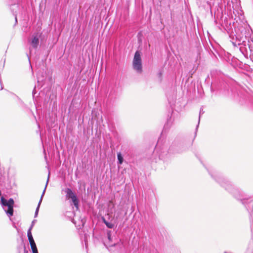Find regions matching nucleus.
I'll list each match as a JSON object with an SVG mask.
<instances>
[{
	"label": "nucleus",
	"mask_w": 253,
	"mask_h": 253,
	"mask_svg": "<svg viewBox=\"0 0 253 253\" xmlns=\"http://www.w3.org/2000/svg\"><path fill=\"white\" fill-rule=\"evenodd\" d=\"M221 26L227 31L234 47L239 46V49L246 58L249 57L253 62V39L251 38L252 30L250 25L241 21L232 22L224 16L223 12L220 14Z\"/></svg>",
	"instance_id": "nucleus-1"
},
{
	"label": "nucleus",
	"mask_w": 253,
	"mask_h": 253,
	"mask_svg": "<svg viewBox=\"0 0 253 253\" xmlns=\"http://www.w3.org/2000/svg\"><path fill=\"white\" fill-rule=\"evenodd\" d=\"M211 177L220 186L230 193L235 199L240 202L246 208L250 215V220L253 221V199L246 193L235 187L232 183L223 174L213 168H207Z\"/></svg>",
	"instance_id": "nucleus-2"
},
{
	"label": "nucleus",
	"mask_w": 253,
	"mask_h": 253,
	"mask_svg": "<svg viewBox=\"0 0 253 253\" xmlns=\"http://www.w3.org/2000/svg\"><path fill=\"white\" fill-rule=\"evenodd\" d=\"M175 119V115L173 110L171 109L169 110L166 115V121L164 125L162 131L159 136V165L161 163L164 164L163 161L160 159V152H164V149L167 150V145L166 143V137L169 133L170 128L174 124Z\"/></svg>",
	"instance_id": "nucleus-3"
},
{
	"label": "nucleus",
	"mask_w": 253,
	"mask_h": 253,
	"mask_svg": "<svg viewBox=\"0 0 253 253\" xmlns=\"http://www.w3.org/2000/svg\"><path fill=\"white\" fill-rule=\"evenodd\" d=\"M190 143L185 140L176 137L172 142L168 149V152L170 154H179L187 151L192 146Z\"/></svg>",
	"instance_id": "nucleus-4"
},
{
	"label": "nucleus",
	"mask_w": 253,
	"mask_h": 253,
	"mask_svg": "<svg viewBox=\"0 0 253 253\" xmlns=\"http://www.w3.org/2000/svg\"><path fill=\"white\" fill-rule=\"evenodd\" d=\"M228 84L222 78L215 77L212 79L211 86V91L219 90L220 92H223L228 90Z\"/></svg>",
	"instance_id": "nucleus-5"
},
{
	"label": "nucleus",
	"mask_w": 253,
	"mask_h": 253,
	"mask_svg": "<svg viewBox=\"0 0 253 253\" xmlns=\"http://www.w3.org/2000/svg\"><path fill=\"white\" fill-rule=\"evenodd\" d=\"M133 69L138 74L142 72V60L141 53L139 51L135 52L134 58L132 61Z\"/></svg>",
	"instance_id": "nucleus-6"
},
{
	"label": "nucleus",
	"mask_w": 253,
	"mask_h": 253,
	"mask_svg": "<svg viewBox=\"0 0 253 253\" xmlns=\"http://www.w3.org/2000/svg\"><path fill=\"white\" fill-rule=\"evenodd\" d=\"M0 203L2 206L7 207L8 210L5 211L7 215L10 217L13 214V205L14 204V200L12 198H10L8 201L3 197H1L0 199Z\"/></svg>",
	"instance_id": "nucleus-7"
},
{
	"label": "nucleus",
	"mask_w": 253,
	"mask_h": 253,
	"mask_svg": "<svg viewBox=\"0 0 253 253\" xmlns=\"http://www.w3.org/2000/svg\"><path fill=\"white\" fill-rule=\"evenodd\" d=\"M64 192L66 193V197L68 199H71L72 202L76 207L77 210L79 209V200L77 197L76 195L73 191L69 188H67L64 190Z\"/></svg>",
	"instance_id": "nucleus-8"
},
{
	"label": "nucleus",
	"mask_w": 253,
	"mask_h": 253,
	"mask_svg": "<svg viewBox=\"0 0 253 253\" xmlns=\"http://www.w3.org/2000/svg\"><path fill=\"white\" fill-rule=\"evenodd\" d=\"M228 64L234 68H239L243 69L244 67H248L245 64H243L242 62L234 56H233V57L231 58L230 61Z\"/></svg>",
	"instance_id": "nucleus-9"
},
{
	"label": "nucleus",
	"mask_w": 253,
	"mask_h": 253,
	"mask_svg": "<svg viewBox=\"0 0 253 253\" xmlns=\"http://www.w3.org/2000/svg\"><path fill=\"white\" fill-rule=\"evenodd\" d=\"M159 232L162 236V237H160V236L159 235V242L160 241L167 242L169 241L170 239V236L165 228L161 227L159 228Z\"/></svg>",
	"instance_id": "nucleus-10"
},
{
	"label": "nucleus",
	"mask_w": 253,
	"mask_h": 253,
	"mask_svg": "<svg viewBox=\"0 0 253 253\" xmlns=\"http://www.w3.org/2000/svg\"><path fill=\"white\" fill-rule=\"evenodd\" d=\"M217 53L218 56L222 59L223 60L229 63L230 61L231 58L233 57V56L228 52H226L223 50L220 52L215 51Z\"/></svg>",
	"instance_id": "nucleus-11"
},
{
	"label": "nucleus",
	"mask_w": 253,
	"mask_h": 253,
	"mask_svg": "<svg viewBox=\"0 0 253 253\" xmlns=\"http://www.w3.org/2000/svg\"><path fill=\"white\" fill-rule=\"evenodd\" d=\"M49 174H50V172H49L48 176V179L47 180V181H46V185H45L44 189V190H43V191L42 192V194L41 199L40 200V201L39 202L38 206H37V207L36 208V211H35V216H34L35 217H36L38 216V213H39V209H40V206H41V203H42V198H43V195L44 194V193H45V190H46V188L48 182Z\"/></svg>",
	"instance_id": "nucleus-12"
},
{
	"label": "nucleus",
	"mask_w": 253,
	"mask_h": 253,
	"mask_svg": "<svg viewBox=\"0 0 253 253\" xmlns=\"http://www.w3.org/2000/svg\"><path fill=\"white\" fill-rule=\"evenodd\" d=\"M30 44L34 48H37L38 47L39 44V36H38V34L32 36V40L30 42Z\"/></svg>",
	"instance_id": "nucleus-13"
},
{
	"label": "nucleus",
	"mask_w": 253,
	"mask_h": 253,
	"mask_svg": "<svg viewBox=\"0 0 253 253\" xmlns=\"http://www.w3.org/2000/svg\"><path fill=\"white\" fill-rule=\"evenodd\" d=\"M211 45V48L209 46V47H206V49L208 51L209 54L211 56H213L216 58H217V55H218L217 53L215 51H218L215 47L213 46V45L211 44V43L210 42Z\"/></svg>",
	"instance_id": "nucleus-14"
},
{
	"label": "nucleus",
	"mask_w": 253,
	"mask_h": 253,
	"mask_svg": "<svg viewBox=\"0 0 253 253\" xmlns=\"http://www.w3.org/2000/svg\"><path fill=\"white\" fill-rule=\"evenodd\" d=\"M245 253H253V239L249 242Z\"/></svg>",
	"instance_id": "nucleus-15"
},
{
	"label": "nucleus",
	"mask_w": 253,
	"mask_h": 253,
	"mask_svg": "<svg viewBox=\"0 0 253 253\" xmlns=\"http://www.w3.org/2000/svg\"><path fill=\"white\" fill-rule=\"evenodd\" d=\"M27 236H28V240L29 241L30 245L36 244L35 242V241L34 240V238L32 236L31 229H29V230H28Z\"/></svg>",
	"instance_id": "nucleus-16"
},
{
	"label": "nucleus",
	"mask_w": 253,
	"mask_h": 253,
	"mask_svg": "<svg viewBox=\"0 0 253 253\" xmlns=\"http://www.w3.org/2000/svg\"><path fill=\"white\" fill-rule=\"evenodd\" d=\"M204 113H205V111L203 110V109L201 107L200 108V112H199L198 123L197 125L196 126V129H195V136H194V137H195L196 135H197V130H198V127H199V124H200L201 116L202 114H203Z\"/></svg>",
	"instance_id": "nucleus-17"
},
{
	"label": "nucleus",
	"mask_w": 253,
	"mask_h": 253,
	"mask_svg": "<svg viewBox=\"0 0 253 253\" xmlns=\"http://www.w3.org/2000/svg\"><path fill=\"white\" fill-rule=\"evenodd\" d=\"M196 69H195V70H194L193 69H192L191 70H190L188 75H187L186 76V81H185V84H186L189 81V80L190 79V78H192V77H193V74H194V73L196 72Z\"/></svg>",
	"instance_id": "nucleus-18"
},
{
	"label": "nucleus",
	"mask_w": 253,
	"mask_h": 253,
	"mask_svg": "<svg viewBox=\"0 0 253 253\" xmlns=\"http://www.w3.org/2000/svg\"><path fill=\"white\" fill-rule=\"evenodd\" d=\"M117 158L118 161V164L122 165L123 163L124 158L120 152L117 153Z\"/></svg>",
	"instance_id": "nucleus-19"
},
{
	"label": "nucleus",
	"mask_w": 253,
	"mask_h": 253,
	"mask_svg": "<svg viewBox=\"0 0 253 253\" xmlns=\"http://www.w3.org/2000/svg\"><path fill=\"white\" fill-rule=\"evenodd\" d=\"M103 221L104 223L106 225V226L109 228L112 229L114 226V225L113 223L108 222L104 218H103Z\"/></svg>",
	"instance_id": "nucleus-20"
},
{
	"label": "nucleus",
	"mask_w": 253,
	"mask_h": 253,
	"mask_svg": "<svg viewBox=\"0 0 253 253\" xmlns=\"http://www.w3.org/2000/svg\"><path fill=\"white\" fill-rule=\"evenodd\" d=\"M31 247L33 253H38V251L36 246V244L31 245Z\"/></svg>",
	"instance_id": "nucleus-21"
},
{
	"label": "nucleus",
	"mask_w": 253,
	"mask_h": 253,
	"mask_svg": "<svg viewBox=\"0 0 253 253\" xmlns=\"http://www.w3.org/2000/svg\"><path fill=\"white\" fill-rule=\"evenodd\" d=\"M159 6H161V4L167 5L169 6V0H159Z\"/></svg>",
	"instance_id": "nucleus-22"
},
{
	"label": "nucleus",
	"mask_w": 253,
	"mask_h": 253,
	"mask_svg": "<svg viewBox=\"0 0 253 253\" xmlns=\"http://www.w3.org/2000/svg\"><path fill=\"white\" fill-rule=\"evenodd\" d=\"M107 238H108V240L110 242L111 241V231L107 232Z\"/></svg>",
	"instance_id": "nucleus-23"
},
{
	"label": "nucleus",
	"mask_w": 253,
	"mask_h": 253,
	"mask_svg": "<svg viewBox=\"0 0 253 253\" xmlns=\"http://www.w3.org/2000/svg\"><path fill=\"white\" fill-rule=\"evenodd\" d=\"M37 221V220H33V221L32 222V224H31V225L30 226V227L29 228V229H31V230H32L35 223Z\"/></svg>",
	"instance_id": "nucleus-24"
},
{
	"label": "nucleus",
	"mask_w": 253,
	"mask_h": 253,
	"mask_svg": "<svg viewBox=\"0 0 253 253\" xmlns=\"http://www.w3.org/2000/svg\"><path fill=\"white\" fill-rule=\"evenodd\" d=\"M32 93H33V96H35V94L36 93V91L35 87V88H34V89H33Z\"/></svg>",
	"instance_id": "nucleus-25"
},
{
	"label": "nucleus",
	"mask_w": 253,
	"mask_h": 253,
	"mask_svg": "<svg viewBox=\"0 0 253 253\" xmlns=\"http://www.w3.org/2000/svg\"><path fill=\"white\" fill-rule=\"evenodd\" d=\"M162 74L161 72H160V71H159V79H160V78L161 77Z\"/></svg>",
	"instance_id": "nucleus-26"
},
{
	"label": "nucleus",
	"mask_w": 253,
	"mask_h": 253,
	"mask_svg": "<svg viewBox=\"0 0 253 253\" xmlns=\"http://www.w3.org/2000/svg\"><path fill=\"white\" fill-rule=\"evenodd\" d=\"M115 245H116V244L114 243V244L109 245V246L112 247V246H115Z\"/></svg>",
	"instance_id": "nucleus-27"
},
{
	"label": "nucleus",
	"mask_w": 253,
	"mask_h": 253,
	"mask_svg": "<svg viewBox=\"0 0 253 253\" xmlns=\"http://www.w3.org/2000/svg\"><path fill=\"white\" fill-rule=\"evenodd\" d=\"M24 253H28V251L26 250L25 247H24Z\"/></svg>",
	"instance_id": "nucleus-28"
},
{
	"label": "nucleus",
	"mask_w": 253,
	"mask_h": 253,
	"mask_svg": "<svg viewBox=\"0 0 253 253\" xmlns=\"http://www.w3.org/2000/svg\"><path fill=\"white\" fill-rule=\"evenodd\" d=\"M15 22H16V23H17V17H16V16H15Z\"/></svg>",
	"instance_id": "nucleus-29"
},
{
	"label": "nucleus",
	"mask_w": 253,
	"mask_h": 253,
	"mask_svg": "<svg viewBox=\"0 0 253 253\" xmlns=\"http://www.w3.org/2000/svg\"><path fill=\"white\" fill-rule=\"evenodd\" d=\"M12 6L17 7L18 6L16 4H14V5H12Z\"/></svg>",
	"instance_id": "nucleus-30"
},
{
	"label": "nucleus",
	"mask_w": 253,
	"mask_h": 253,
	"mask_svg": "<svg viewBox=\"0 0 253 253\" xmlns=\"http://www.w3.org/2000/svg\"><path fill=\"white\" fill-rule=\"evenodd\" d=\"M44 158L45 160H46V156L45 155Z\"/></svg>",
	"instance_id": "nucleus-31"
},
{
	"label": "nucleus",
	"mask_w": 253,
	"mask_h": 253,
	"mask_svg": "<svg viewBox=\"0 0 253 253\" xmlns=\"http://www.w3.org/2000/svg\"><path fill=\"white\" fill-rule=\"evenodd\" d=\"M82 225L83 226V225H84V222H83V221H82Z\"/></svg>",
	"instance_id": "nucleus-32"
},
{
	"label": "nucleus",
	"mask_w": 253,
	"mask_h": 253,
	"mask_svg": "<svg viewBox=\"0 0 253 253\" xmlns=\"http://www.w3.org/2000/svg\"><path fill=\"white\" fill-rule=\"evenodd\" d=\"M158 144V141L157 142L156 146Z\"/></svg>",
	"instance_id": "nucleus-33"
}]
</instances>
